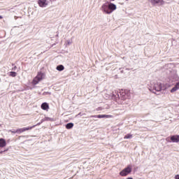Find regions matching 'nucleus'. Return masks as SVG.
Instances as JSON below:
<instances>
[{"label": "nucleus", "mask_w": 179, "mask_h": 179, "mask_svg": "<svg viewBox=\"0 0 179 179\" xmlns=\"http://www.w3.org/2000/svg\"><path fill=\"white\" fill-rule=\"evenodd\" d=\"M56 69L57 71H64V69H65V67H64V65H59L57 66Z\"/></svg>", "instance_id": "nucleus-14"}, {"label": "nucleus", "mask_w": 179, "mask_h": 179, "mask_svg": "<svg viewBox=\"0 0 179 179\" xmlns=\"http://www.w3.org/2000/svg\"><path fill=\"white\" fill-rule=\"evenodd\" d=\"M166 141H169V138H166Z\"/></svg>", "instance_id": "nucleus-26"}, {"label": "nucleus", "mask_w": 179, "mask_h": 179, "mask_svg": "<svg viewBox=\"0 0 179 179\" xmlns=\"http://www.w3.org/2000/svg\"><path fill=\"white\" fill-rule=\"evenodd\" d=\"M179 90V82L177 83L176 84V85L174 86V87H173L171 90V93H174V92H177V90Z\"/></svg>", "instance_id": "nucleus-11"}, {"label": "nucleus", "mask_w": 179, "mask_h": 179, "mask_svg": "<svg viewBox=\"0 0 179 179\" xmlns=\"http://www.w3.org/2000/svg\"><path fill=\"white\" fill-rule=\"evenodd\" d=\"M44 121H54L51 117H45L41 120V122H44Z\"/></svg>", "instance_id": "nucleus-16"}, {"label": "nucleus", "mask_w": 179, "mask_h": 179, "mask_svg": "<svg viewBox=\"0 0 179 179\" xmlns=\"http://www.w3.org/2000/svg\"><path fill=\"white\" fill-rule=\"evenodd\" d=\"M44 78H45V75L43 73L38 72L37 76L33 79L31 83L32 85L34 86H36V85H38V83H40V82H41V80H43Z\"/></svg>", "instance_id": "nucleus-2"}, {"label": "nucleus", "mask_w": 179, "mask_h": 179, "mask_svg": "<svg viewBox=\"0 0 179 179\" xmlns=\"http://www.w3.org/2000/svg\"><path fill=\"white\" fill-rule=\"evenodd\" d=\"M41 123H38L36 125L28 127H24L22 129H18L17 130H10V132H12V134H22L23 132H26V131H29V129H33V128L37 127V125H40Z\"/></svg>", "instance_id": "nucleus-3"}, {"label": "nucleus", "mask_w": 179, "mask_h": 179, "mask_svg": "<svg viewBox=\"0 0 179 179\" xmlns=\"http://www.w3.org/2000/svg\"><path fill=\"white\" fill-rule=\"evenodd\" d=\"M66 129H71L73 128V123H68L66 125Z\"/></svg>", "instance_id": "nucleus-15"}, {"label": "nucleus", "mask_w": 179, "mask_h": 179, "mask_svg": "<svg viewBox=\"0 0 179 179\" xmlns=\"http://www.w3.org/2000/svg\"><path fill=\"white\" fill-rule=\"evenodd\" d=\"M126 1H129V0H126Z\"/></svg>", "instance_id": "nucleus-27"}, {"label": "nucleus", "mask_w": 179, "mask_h": 179, "mask_svg": "<svg viewBox=\"0 0 179 179\" xmlns=\"http://www.w3.org/2000/svg\"><path fill=\"white\" fill-rule=\"evenodd\" d=\"M120 96L122 100H129V99H131V94L128 91L122 92Z\"/></svg>", "instance_id": "nucleus-6"}, {"label": "nucleus", "mask_w": 179, "mask_h": 179, "mask_svg": "<svg viewBox=\"0 0 179 179\" xmlns=\"http://www.w3.org/2000/svg\"><path fill=\"white\" fill-rule=\"evenodd\" d=\"M150 90H155L156 92H160L162 90V84L156 81L150 83Z\"/></svg>", "instance_id": "nucleus-4"}, {"label": "nucleus", "mask_w": 179, "mask_h": 179, "mask_svg": "<svg viewBox=\"0 0 179 179\" xmlns=\"http://www.w3.org/2000/svg\"><path fill=\"white\" fill-rule=\"evenodd\" d=\"M66 43L68 44V45H71V44H72V41L67 40Z\"/></svg>", "instance_id": "nucleus-20"}, {"label": "nucleus", "mask_w": 179, "mask_h": 179, "mask_svg": "<svg viewBox=\"0 0 179 179\" xmlns=\"http://www.w3.org/2000/svg\"><path fill=\"white\" fill-rule=\"evenodd\" d=\"M101 10L106 15H111V13H113L114 10H117V5L107 1L105 3L102 4L101 7Z\"/></svg>", "instance_id": "nucleus-1"}, {"label": "nucleus", "mask_w": 179, "mask_h": 179, "mask_svg": "<svg viewBox=\"0 0 179 179\" xmlns=\"http://www.w3.org/2000/svg\"><path fill=\"white\" fill-rule=\"evenodd\" d=\"M124 138V139H131L132 138V134H127Z\"/></svg>", "instance_id": "nucleus-18"}, {"label": "nucleus", "mask_w": 179, "mask_h": 179, "mask_svg": "<svg viewBox=\"0 0 179 179\" xmlns=\"http://www.w3.org/2000/svg\"><path fill=\"white\" fill-rule=\"evenodd\" d=\"M111 1H114V0H111Z\"/></svg>", "instance_id": "nucleus-28"}, {"label": "nucleus", "mask_w": 179, "mask_h": 179, "mask_svg": "<svg viewBox=\"0 0 179 179\" xmlns=\"http://www.w3.org/2000/svg\"><path fill=\"white\" fill-rule=\"evenodd\" d=\"M41 108L42 110L48 111V110L50 108V106L47 103V102H44L41 104Z\"/></svg>", "instance_id": "nucleus-10"}, {"label": "nucleus", "mask_w": 179, "mask_h": 179, "mask_svg": "<svg viewBox=\"0 0 179 179\" xmlns=\"http://www.w3.org/2000/svg\"><path fill=\"white\" fill-rule=\"evenodd\" d=\"M174 178H175V179H179V174L176 175V176H174Z\"/></svg>", "instance_id": "nucleus-21"}, {"label": "nucleus", "mask_w": 179, "mask_h": 179, "mask_svg": "<svg viewBox=\"0 0 179 179\" xmlns=\"http://www.w3.org/2000/svg\"><path fill=\"white\" fill-rule=\"evenodd\" d=\"M17 73L15 71L10 72V76H12L13 78H15L16 76Z\"/></svg>", "instance_id": "nucleus-17"}, {"label": "nucleus", "mask_w": 179, "mask_h": 179, "mask_svg": "<svg viewBox=\"0 0 179 179\" xmlns=\"http://www.w3.org/2000/svg\"><path fill=\"white\" fill-rule=\"evenodd\" d=\"M132 171V165H129L127 166V168H125L124 169H123L120 173V176H122V177H125V176H128V174H129V173H131Z\"/></svg>", "instance_id": "nucleus-5"}, {"label": "nucleus", "mask_w": 179, "mask_h": 179, "mask_svg": "<svg viewBox=\"0 0 179 179\" xmlns=\"http://www.w3.org/2000/svg\"><path fill=\"white\" fill-rule=\"evenodd\" d=\"M171 141L173 143H178L179 142V136L178 135H174L171 136Z\"/></svg>", "instance_id": "nucleus-9"}, {"label": "nucleus", "mask_w": 179, "mask_h": 179, "mask_svg": "<svg viewBox=\"0 0 179 179\" xmlns=\"http://www.w3.org/2000/svg\"><path fill=\"white\" fill-rule=\"evenodd\" d=\"M38 5H39L40 8H45L48 6V1L47 0H38Z\"/></svg>", "instance_id": "nucleus-8"}, {"label": "nucleus", "mask_w": 179, "mask_h": 179, "mask_svg": "<svg viewBox=\"0 0 179 179\" xmlns=\"http://www.w3.org/2000/svg\"><path fill=\"white\" fill-rule=\"evenodd\" d=\"M4 152H8V150H4Z\"/></svg>", "instance_id": "nucleus-25"}, {"label": "nucleus", "mask_w": 179, "mask_h": 179, "mask_svg": "<svg viewBox=\"0 0 179 179\" xmlns=\"http://www.w3.org/2000/svg\"><path fill=\"white\" fill-rule=\"evenodd\" d=\"M91 118H106V115H91Z\"/></svg>", "instance_id": "nucleus-13"}, {"label": "nucleus", "mask_w": 179, "mask_h": 179, "mask_svg": "<svg viewBox=\"0 0 179 179\" xmlns=\"http://www.w3.org/2000/svg\"><path fill=\"white\" fill-rule=\"evenodd\" d=\"M47 94H51V93H50V92H47Z\"/></svg>", "instance_id": "nucleus-24"}, {"label": "nucleus", "mask_w": 179, "mask_h": 179, "mask_svg": "<svg viewBox=\"0 0 179 179\" xmlns=\"http://www.w3.org/2000/svg\"><path fill=\"white\" fill-rule=\"evenodd\" d=\"M2 153H3V151H0V154H2Z\"/></svg>", "instance_id": "nucleus-22"}, {"label": "nucleus", "mask_w": 179, "mask_h": 179, "mask_svg": "<svg viewBox=\"0 0 179 179\" xmlns=\"http://www.w3.org/2000/svg\"><path fill=\"white\" fill-rule=\"evenodd\" d=\"M149 2L155 6V5H164V0H149Z\"/></svg>", "instance_id": "nucleus-7"}, {"label": "nucleus", "mask_w": 179, "mask_h": 179, "mask_svg": "<svg viewBox=\"0 0 179 179\" xmlns=\"http://www.w3.org/2000/svg\"><path fill=\"white\" fill-rule=\"evenodd\" d=\"M2 18H3V17L1 15H0V19H2Z\"/></svg>", "instance_id": "nucleus-23"}, {"label": "nucleus", "mask_w": 179, "mask_h": 179, "mask_svg": "<svg viewBox=\"0 0 179 179\" xmlns=\"http://www.w3.org/2000/svg\"><path fill=\"white\" fill-rule=\"evenodd\" d=\"M6 146V141L3 138H0V148H5Z\"/></svg>", "instance_id": "nucleus-12"}, {"label": "nucleus", "mask_w": 179, "mask_h": 179, "mask_svg": "<svg viewBox=\"0 0 179 179\" xmlns=\"http://www.w3.org/2000/svg\"><path fill=\"white\" fill-rule=\"evenodd\" d=\"M105 118H113V115H105Z\"/></svg>", "instance_id": "nucleus-19"}]
</instances>
